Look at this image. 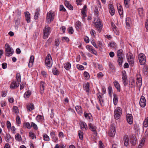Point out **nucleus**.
I'll return each instance as SVG.
<instances>
[{"mask_svg":"<svg viewBox=\"0 0 148 148\" xmlns=\"http://www.w3.org/2000/svg\"><path fill=\"white\" fill-rule=\"evenodd\" d=\"M55 13L52 10H50L47 14L46 20L48 23H50L54 18Z\"/></svg>","mask_w":148,"mask_h":148,"instance_id":"obj_3","label":"nucleus"},{"mask_svg":"<svg viewBox=\"0 0 148 148\" xmlns=\"http://www.w3.org/2000/svg\"><path fill=\"white\" fill-rule=\"evenodd\" d=\"M77 67L78 69L82 70L84 69V67L83 66L79 64L77 65Z\"/></svg>","mask_w":148,"mask_h":148,"instance_id":"obj_57","label":"nucleus"},{"mask_svg":"<svg viewBox=\"0 0 148 148\" xmlns=\"http://www.w3.org/2000/svg\"><path fill=\"white\" fill-rule=\"evenodd\" d=\"M20 84H18L16 82L13 81L11 84L10 85V88L11 89H14L17 88L19 86Z\"/></svg>","mask_w":148,"mask_h":148,"instance_id":"obj_14","label":"nucleus"},{"mask_svg":"<svg viewBox=\"0 0 148 148\" xmlns=\"http://www.w3.org/2000/svg\"><path fill=\"white\" fill-rule=\"evenodd\" d=\"M125 21L126 26L129 27L130 24L132 23V21L130 18L129 17L126 18Z\"/></svg>","mask_w":148,"mask_h":148,"instance_id":"obj_26","label":"nucleus"},{"mask_svg":"<svg viewBox=\"0 0 148 148\" xmlns=\"http://www.w3.org/2000/svg\"><path fill=\"white\" fill-rule=\"evenodd\" d=\"M68 32L69 34H72L73 33V30L72 27H70L68 29Z\"/></svg>","mask_w":148,"mask_h":148,"instance_id":"obj_48","label":"nucleus"},{"mask_svg":"<svg viewBox=\"0 0 148 148\" xmlns=\"http://www.w3.org/2000/svg\"><path fill=\"white\" fill-rule=\"evenodd\" d=\"M88 125L89 128L92 131L95 132L96 131V127L94 125L91 123H89Z\"/></svg>","mask_w":148,"mask_h":148,"instance_id":"obj_19","label":"nucleus"},{"mask_svg":"<svg viewBox=\"0 0 148 148\" xmlns=\"http://www.w3.org/2000/svg\"><path fill=\"white\" fill-rule=\"evenodd\" d=\"M81 129L82 130L85 129L86 130H87V126L86 123L83 121L80 122L79 123Z\"/></svg>","mask_w":148,"mask_h":148,"instance_id":"obj_15","label":"nucleus"},{"mask_svg":"<svg viewBox=\"0 0 148 148\" xmlns=\"http://www.w3.org/2000/svg\"><path fill=\"white\" fill-rule=\"evenodd\" d=\"M122 113L121 108L119 107H117L115 110L114 111V117L115 119H118Z\"/></svg>","mask_w":148,"mask_h":148,"instance_id":"obj_4","label":"nucleus"},{"mask_svg":"<svg viewBox=\"0 0 148 148\" xmlns=\"http://www.w3.org/2000/svg\"><path fill=\"white\" fill-rule=\"evenodd\" d=\"M90 34L92 36H95V34H96L94 30L92 29L90 32Z\"/></svg>","mask_w":148,"mask_h":148,"instance_id":"obj_63","label":"nucleus"},{"mask_svg":"<svg viewBox=\"0 0 148 148\" xmlns=\"http://www.w3.org/2000/svg\"><path fill=\"white\" fill-rule=\"evenodd\" d=\"M109 9H114L112 5V3L111 1H110L109 3Z\"/></svg>","mask_w":148,"mask_h":148,"instance_id":"obj_49","label":"nucleus"},{"mask_svg":"<svg viewBox=\"0 0 148 148\" xmlns=\"http://www.w3.org/2000/svg\"><path fill=\"white\" fill-rule=\"evenodd\" d=\"M44 83L42 82L40 84V92L41 94H43L44 90Z\"/></svg>","mask_w":148,"mask_h":148,"instance_id":"obj_27","label":"nucleus"},{"mask_svg":"<svg viewBox=\"0 0 148 148\" xmlns=\"http://www.w3.org/2000/svg\"><path fill=\"white\" fill-rule=\"evenodd\" d=\"M43 137L45 140L48 141L49 140V136L46 134H44L43 135Z\"/></svg>","mask_w":148,"mask_h":148,"instance_id":"obj_42","label":"nucleus"},{"mask_svg":"<svg viewBox=\"0 0 148 148\" xmlns=\"http://www.w3.org/2000/svg\"><path fill=\"white\" fill-rule=\"evenodd\" d=\"M138 59L141 65L145 64L146 62V58L145 55L143 53L139 54Z\"/></svg>","mask_w":148,"mask_h":148,"instance_id":"obj_9","label":"nucleus"},{"mask_svg":"<svg viewBox=\"0 0 148 148\" xmlns=\"http://www.w3.org/2000/svg\"><path fill=\"white\" fill-rule=\"evenodd\" d=\"M139 104L142 107H144L146 104V101L144 96H142L140 99Z\"/></svg>","mask_w":148,"mask_h":148,"instance_id":"obj_11","label":"nucleus"},{"mask_svg":"<svg viewBox=\"0 0 148 148\" xmlns=\"http://www.w3.org/2000/svg\"><path fill=\"white\" fill-rule=\"evenodd\" d=\"M78 135L80 139L82 140L83 138V132L79 130L78 132Z\"/></svg>","mask_w":148,"mask_h":148,"instance_id":"obj_45","label":"nucleus"},{"mask_svg":"<svg viewBox=\"0 0 148 148\" xmlns=\"http://www.w3.org/2000/svg\"><path fill=\"white\" fill-rule=\"evenodd\" d=\"M114 99H113V102L114 104V105H116L118 102V99L117 97L116 96L115 93H114Z\"/></svg>","mask_w":148,"mask_h":148,"instance_id":"obj_32","label":"nucleus"},{"mask_svg":"<svg viewBox=\"0 0 148 148\" xmlns=\"http://www.w3.org/2000/svg\"><path fill=\"white\" fill-rule=\"evenodd\" d=\"M85 88V89L86 90V91L87 92H88L89 91V84L88 83H87L85 85V86L84 87Z\"/></svg>","mask_w":148,"mask_h":148,"instance_id":"obj_43","label":"nucleus"},{"mask_svg":"<svg viewBox=\"0 0 148 148\" xmlns=\"http://www.w3.org/2000/svg\"><path fill=\"white\" fill-rule=\"evenodd\" d=\"M95 16L94 20V24L97 29L100 32L102 28V25L100 19L98 18V10H95L94 11Z\"/></svg>","mask_w":148,"mask_h":148,"instance_id":"obj_1","label":"nucleus"},{"mask_svg":"<svg viewBox=\"0 0 148 148\" xmlns=\"http://www.w3.org/2000/svg\"><path fill=\"white\" fill-rule=\"evenodd\" d=\"M117 56L118 57V62L120 66L122 65L123 58L124 57L123 53V51L122 49L119 50L117 52Z\"/></svg>","mask_w":148,"mask_h":148,"instance_id":"obj_2","label":"nucleus"},{"mask_svg":"<svg viewBox=\"0 0 148 148\" xmlns=\"http://www.w3.org/2000/svg\"><path fill=\"white\" fill-rule=\"evenodd\" d=\"M13 110L14 112L16 113H18V110L17 107L14 106L13 108Z\"/></svg>","mask_w":148,"mask_h":148,"instance_id":"obj_53","label":"nucleus"},{"mask_svg":"<svg viewBox=\"0 0 148 148\" xmlns=\"http://www.w3.org/2000/svg\"><path fill=\"white\" fill-rule=\"evenodd\" d=\"M135 80L133 78H132L130 81V85L131 88L135 86Z\"/></svg>","mask_w":148,"mask_h":148,"instance_id":"obj_28","label":"nucleus"},{"mask_svg":"<svg viewBox=\"0 0 148 148\" xmlns=\"http://www.w3.org/2000/svg\"><path fill=\"white\" fill-rule=\"evenodd\" d=\"M75 109L77 112L80 114L82 113V111L81 107L80 106H77L75 107Z\"/></svg>","mask_w":148,"mask_h":148,"instance_id":"obj_24","label":"nucleus"},{"mask_svg":"<svg viewBox=\"0 0 148 148\" xmlns=\"http://www.w3.org/2000/svg\"><path fill=\"white\" fill-rule=\"evenodd\" d=\"M143 71L145 75H147V66H144L143 69Z\"/></svg>","mask_w":148,"mask_h":148,"instance_id":"obj_46","label":"nucleus"},{"mask_svg":"<svg viewBox=\"0 0 148 148\" xmlns=\"http://www.w3.org/2000/svg\"><path fill=\"white\" fill-rule=\"evenodd\" d=\"M25 19L28 23H29L30 22V15L28 12H25Z\"/></svg>","mask_w":148,"mask_h":148,"instance_id":"obj_16","label":"nucleus"},{"mask_svg":"<svg viewBox=\"0 0 148 148\" xmlns=\"http://www.w3.org/2000/svg\"><path fill=\"white\" fill-rule=\"evenodd\" d=\"M127 57L129 60H133V55L131 53H129V54L128 55Z\"/></svg>","mask_w":148,"mask_h":148,"instance_id":"obj_56","label":"nucleus"},{"mask_svg":"<svg viewBox=\"0 0 148 148\" xmlns=\"http://www.w3.org/2000/svg\"><path fill=\"white\" fill-rule=\"evenodd\" d=\"M84 114V116L86 119H91L92 117L91 114L86 113V112H85Z\"/></svg>","mask_w":148,"mask_h":148,"instance_id":"obj_36","label":"nucleus"},{"mask_svg":"<svg viewBox=\"0 0 148 148\" xmlns=\"http://www.w3.org/2000/svg\"><path fill=\"white\" fill-rule=\"evenodd\" d=\"M124 145L126 146H127L128 145L129 143V141L128 137L127 136H125L123 139Z\"/></svg>","mask_w":148,"mask_h":148,"instance_id":"obj_22","label":"nucleus"},{"mask_svg":"<svg viewBox=\"0 0 148 148\" xmlns=\"http://www.w3.org/2000/svg\"><path fill=\"white\" fill-rule=\"evenodd\" d=\"M52 72L53 74L56 75H58L59 73L58 71V70L56 69H54L52 70Z\"/></svg>","mask_w":148,"mask_h":148,"instance_id":"obj_47","label":"nucleus"},{"mask_svg":"<svg viewBox=\"0 0 148 148\" xmlns=\"http://www.w3.org/2000/svg\"><path fill=\"white\" fill-rule=\"evenodd\" d=\"M23 126L24 127L27 128L29 129H30L31 128V126L30 124L28 122L24 123L23 125Z\"/></svg>","mask_w":148,"mask_h":148,"instance_id":"obj_37","label":"nucleus"},{"mask_svg":"<svg viewBox=\"0 0 148 148\" xmlns=\"http://www.w3.org/2000/svg\"><path fill=\"white\" fill-rule=\"evenodd\" d=\"M84 40L85 42L86 43H88L89 42V39L87 36H86L84 38Z\"/></svg>","mask_w":148,"mask_h":148,"instance_id":"obj_64","label":"nucleus"},{"mask_svg":"<svg viewBox=\"0 0 148 148\" xmlns=\"http://www.w3.org/2000/svg\"><path fill=\"white\" fill-rule=\"evenodd\" d=\"M115 127L113 125H111L110 129L108 133V135L110 136L113 137L115 134Z\"/></svg>","mask_w":148,"mask_h":148,"instance_id":"obj_10","label":"nucleus"},{"mask_svg":"<svg viewBox=\"0 0 148 148\" xmlns=\"http://www.w3.org/2000/svg\"><path fill=\"white\" fill-rule=\"evenodd\" d=\"M5 49L6 55L9 56L12 55L14 52V51L13 49H11L9 45L8 44H5Z\"/></svg>","mask_w":148,"mask_h":148,"instance_id":"obj_5","label":"nucleus"},{"mask_svg":"<svg viewBox=\"0 0 148 148\" xmlns=\"http://www.w3.org/2000/svg\"><path fill=\"white\" fill-rule=\"evenodd\" d=\"M59 44L60 41L59 39H56L54 45L56 47H58V46Z\"/></svg>","mask_w":148,"mask_h":148,"instance_id":"obj_54","label":"nucleus"},{"mask_svg":"<svg viewBox=\"0 0 148 148\" xmlns=\"http://www.w3.org/2000/svg\"><path fill=\"white\" fill-rule=\"evenodd\" d=\"M119 13L121 17H123V10H118Z\"/></svg>","mask_w":148,"mask_h":148,"instance_id":"obj_60","label":"nucleus"},{"mask_svg":"<svg viewBox=\"0 0 148 148\" xmlns=\"http://www.w3.org/2000/svg\"><path fill=\"white\" fill-rule=\"evenodd\" d=\"M127 121L130 124L132 123L133 118L132 114H127L126 115Z\"/></svg>","mask_w":148,"mask_h":148,"instance_id":"obj_12","label":"nucleus"},{"mask_svg":"<svg viewBox=\"0 0 148 148\" xmlns=\"http://www.w3.org/2000/svg\"><path fill=\"white\" fill-rule=\"evenodd\" d=\"M122 74L123 82L124 85L126 86L127 85L128 83L127 77L125 71H122Z\"/></svg>","mask_w":148,"mask_h":148,"instance_id":"obj_8","label":"nucleus"},{"mask_svg":"<svg viewBox=\"0 0 148 148\" xmlns=\"http://www.w3.org/2000/svg\"><path fill=\"white\" fill-rule=\"evenodd\" d=\"M52 59L50 54H48L46 58L45 65L49 68H50L52 65Z\"/></svg>","mask_w":148,"mask_h":148,"instance_id":"obj_6","label":"nucleus"},{"mask_svg":"<svg viewBox=\"0 0 148 148\" xmlns=\"http://www.w3.org/2000/svg\"><path fill=\"white\" fill-rule=\"evenodd\" d=\"M130 141L131 143L133 145H135L136 143V139L135 136L133 134L131 136L130 138Z\"/></svg>","mask_w":148,"mask_h":148,"instance_id":"obj_13","label":"nucleus"},{"mask_svg":"<svg viewBox=\"0 0 148 148\" xmlns=\"http://www.w3.org/2000/svg\"><path fill=\"white\" fill-rule=\"evenodd\" d=\"M34 58L33 56H31L30 57L29 62L28 64V66L29 67H31L32 66L33 64Z\"/></svg>","mask_w":148,"mask_h":148,"instance_id":"obj_18","label":"nucleus"},{"mask_svg":"<svg viewBox=\"0 0 148 148\" xmlns=\"http://www.w3.org/2000/svg\"><path fill=\"white\" fill-rule=\"evenodd\" d=\"M16 122L18 124H20L21 120L19 116H17L16 117Z\"/></svg>","mask_w":148,"mask_h":148,"instance_id":"obj_58","label":"nucleus"},{"mask_svg":"<svg viewBox=\"0 0 148 148\" xmlns=\"http://www.w3.org/2000/svg\"><path fill=\"white\" fill-rule=\"evenodd\" d=\"M142 79L141 78H138L137 79L136 84L137 86L139 88H140L142 85Z\"/></svg>","mask_w":148,"mask_h":148,"instance_id":"obj_17","label":"nucleus"},{"mask_svg":"<svg viewBox=\"0 0 148 148\" xmlns=\"http://www.w3.org/2000/svg\"><path fill=\"white\" fill-rule=\"evenodd\" d=\"M81 13L82 17L84 19V18L85 17L87 16L86 13V10H82L81 11Z\"/></svg>","mask_w":148,"mask_h":148,"instance_id":"obj_39","label":"nucleus"},{"mask_svg":"<svg viewBox=\"0 0 148 148\" xmlns=\"http://www.w3.org/2000/svg\"><path fill=\"white\" fill-rule=\"evenodd\" d=\"M39 11L37 10L36 11L35 13L34 18V19H37L38 17V16L39 15Z\"/></svg>","mask_w":148,"mask_h":148,"instance_id":"obj_50","label":"nucleus"},{"mask_svg":"<svg viewBox=\"0 0 148 148\" xmlns=\"http://www.w3.org/2000/svg\"><path fill=\"white\" fill-rule=\"evenodd\" d=\"M16 79L17 82L20 84L21 82V75L19 73L16 74Z\"/></svg>","mask_w":148,"mask_h":148,"instance_id":"obj_41","label":"nucleus"},{"mask_svg":"<svg viewBox=\"0 0 148 148\" xmlns=\"http://www.w3.org/2000/svg\"><path fill=\"white\" fill-rule=\"evenodd\" d=\"M112 88L111 86H110L108 87V93L110 95H111V94L112 91Z\"/></svg>","mask_w":148,"mask_h":148,"instance_id":"obj_59","label":"nucleus"},{"mask_svg":"<svg viewBox=\"0 0 148 148\" xmlns=\"http://www.w3.org/2000/svg\"><path fill=\"white\" fill-rule=\"evenodd\" d=\"M65 68L67 70H68L71 68V64L69 62H67L64 64Z\"/></svg>","mask_w":148,"mask_h":148,"instance_id":"obj_30","label":"nucleus"},{"mask_svg":"<svg viewBox=\"0 0 148 148\" xmlns=\"http://www.w3.org/2000/svg\"><path fill=\"white\" fill-rule=\"evenodd\" d=\"M110 47L113 48H114L115 50L116 49L117 47L116 43L114 42H112L110 43Z\"/></svg>","mask_w":148,"mask_h":148,"instance_id":"obj_29","label":"nucleus"},{"mask_svg":"<svg viewBox=\"0 0 148 148\" xmlns=\"http://www.w3.org/2000/svg\"><path fill=\"white\" fill-rule=\"evenodd\" d=\"M7 126L8 129H10L11 126V124L8 121L7 122Z\"/></svg>","mask_w":148,"mask_h":148,"instance_id":"obj_62","label":"nucleus"},{"mask_svg":"<svg viewBox=\"0 0 148 148\" xmlns=\"http://www.w3.org/2000/svg\"><path fill=\"white\" fill-rule=\"evenodd\" d=\"M111 25L113 31L116 34H118V32L117 30V28L113 22H111Z\"/></svg>","mask_w":148,"mask_h":148,"instance_id":"obj_21","label":"nucleus"},{"mask_svg":"<svg viewBox=\"0 0 148 148\" xmlns=\"http://www.w3.org/2000/svg\"><path fill=\"white\" fill-rule=\"evenodd\" d=\"M29 136L31 137L32 139H33L34 138H36V136L32 132H30L29 133Z\"/></svg>","mask_w":148,"mask_h":148,"instance_id":"obj_52","label":"nucleus"},{"mask_svg":"<svg viewBox=\"0 0 148 148\" xmlns=\"http://www.w3.org/2000/svg\"><path fill=\"white\" fill-rule=\"evenodd\" d=\"M145 138H142L139 145H138V148H141L143 145L145 143Z\"/></svg>","mask_w":148,"mask_h":148,"instance_id":"obj_33","label":"nucleus"},{"mask_svg":"<svg viewBox=\"0 0 148 148\" xmlns=\"http://www.w3.org/2000/svg\"><path fill=\"white\" fill-rule=\"evenodd\" d=\"M114 83V86L117 89L118 91L120 92V85L118 83V82L116 81H115Z\"/></svg>","mask_w":148,"mask_h":148,"instance_id":"obj_25","label":"nucleus"},{"mask_svg":"<svg viewBox=\"0 0 148 148\" xmlns=\"http://www.w3.org/2000/svg\"><path fill=\"white\" fill-rule=\"evenodd\" d=\"M83 0H76V2L77 5H81L82 4V2Z\"/></svg>","mask_w":148,"mask_h":148,"instance_id":"obj_61","label":"nucleus"},{"mask_svg":"<svg viewBox=\"0 0 148 148\" xmlns=\"http://www.w3.org/2000/svg\"><path fill=\"white\" fill-rule=\"evenodd\" d=\"M129 1L130 0L127 1L124 0V5L126 8H129L130 5Z\"/></svg>","mask_w":148,"mask_h":148,"instance_id":"obj_38","label":"nucleus"},{"mask_svg":"<svg viewBox=\"0 0 148 148\" xmlns=\"http://www.w3.org/2000/svg\"><path fill=\"white\" fill-rule=\"evenodd\" d=\"M34 109V105L32 103L29 104L27 105V110L31 111Z\"/></svg>","mask_w":148,"mask_h":148,"instance_id":"obj_23","label":"nucleus"},{"mask_svg":"<svg viewBox=\"0 0 148 148\" xmlns=\"http://www.w3.org/2000/svg\"><path fill=\"white\" fill-rule=\"evenodd\" d=\"M51 31V29L50 27L47 26H45L43 30V38L45 39L46 38L49 36Z\"/></svg>","mask_w":148,"mask_h":148,"instance_id":"obj_7","label":"nucleus"},{"mask_svg":"<svg viewBox=\"0 0 148 148\" xmlns=\"http://www.w3.org/2000/svg\"><path fill=\"white\" fill-rule=\"evenodd\" d=\"M64 3L65 5V6L69 9H73V7L72 6L69 2L67 0H65L64 2Z\"/></svg>","mask_w":148,"mask_h":148,"instance_id":"obj_20","label":"nucleus"},{"mask_svg":"<svg viewBox=\"0 0 148 148\" xmlns=\"http://www.w3.org/2000/svg\"><path fill=\"white\" fill-rule=\"evenodd\" d=\"M16 139L18 141H21V138L20 135L19 134H16L15 135Z\"/></svg>","mask_w":148,"mask_h":148,"instance_id":"obj_40","label":"nucleus"},{"mask_svg":"<svg viewBox=\"0 0 148 148\" xmlns=\"http://www.w3.org/2000/svg\"><path fill=\"white\" fill-rule=\"evenodd\" d=\"M62 40L64 42H68L69 41V38L66 37H64L62 38Z\"/></svg>","mask_w":148,"mask_h":148,"instance_id":"obj_55","label":"nucleus"},{"mask_svg":"<svg viewBox=\"0 0 148 148\" xmlns=\"http://www.w3.org/2000/svg\"><path fill=\"white\" fill-rule=\"evenodd\" d=\"M143 125L146 127L148 126V117L145 119L143 122Z\"/></svg>","mask_w":148,"mask_h":148,"instance_id":"obj_35","label":"nucleus"},{"mask_svg":"<svg viewBox=\"0 0 148 148\" xmlns=\"http://www.w3.org/2000/svg\"><path fill=\"white\" fill-rule=\"evenodd\" d=\"M82 27L81 23L79 21H77L76 23V28L77 29H80Z\"/></svg>","mask_w":148,"mask_h":148,"instance_id":"obj_31","label":"nucleus"},{"mask_svg":"<svg viewBox=\"0 0 148 148\" xmlns=\"http://www.w3.org/2000/svg\"><path fill=\"white\" fill-rule=\"evenodd\" d=\"M31 127H33L34 128L35 130H37L38 129L37 125L33 122H32L31 123Z\"/></svg>","mask_w":148,"mask_h":148,"instance_id":"obj_51","label":"nucleus"},{"mask_svg":"<svg viewBox=\"0 0 148 148\" xmlns=\"http://www.w3.org/2000/svg\"><path fill=\"white\" fill-rule=\"evenodd\" d=\"M31 95V92L30 91H27V92L25 93L24 94V97H29L30 95Z\"/></svg>","mask_w":148,"mask_h":148,"instance_id":"obj_44","label":"nucleus"},{"mask_svg":"<svg viewBox=\"0 0 148 148\" xmlns=\"http://www.w3.org/2000/svg\"><path fill=\"white\" fill-rule=\"evenodd\" d=\"M103 95L101 93H99L98 94L97 97H98V98H99V101L101 104V101H102L103 102V100L102 99V96Z\"/></svg>","mask_w":148,"mask_h":148,"instance_id":"obj_34","label":"nucleus"}]
</instances>
